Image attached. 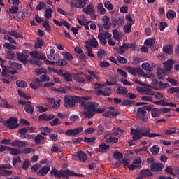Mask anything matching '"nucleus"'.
I'll use <instances>...</instances> for the list:
<instances>
[{
  "label": "nucleus",
  "mask_w": 179,
  "mask_h": 179,
  "mask_svg": "<svg viewBox=\"0 0 179 179\" xmlns=\"http://www.w3.org/2000/svg\"><path fill=\"white\" fill-rule=\"evenodd\" d=\"M156 40L153 38L146 39L145 41H144V45L152 48Z\"/></svg>",
  "instance_id": "c9c22d12"
},
{
  "label": "nucleus",
  "mask_w": 179,
  "mask_h": 179,
  "mask_svg": "<svg viewBox=\"0 0 179 179\" xmlns=\"http://www.w3.org/2000/svg\"><path fill=\"white\" fill-rule=\"evenodd\" d=\"M152 96H155L156 99L160 100L161 99L164 98V94L160 93L159 92L155 91Z\"/></svg>",
  "instance_id": "052dcab7"
},
{
  "label": "nucleus",
  "mask_w": 179,
  "mask_h": 179,
  "mask_svg": "<svg viewBox=\"0 0 179 179\" xmlns=\"http://www.w3.org/2000/svg\"><path fill=\"white\" fill-rule=\"evenodd\" d=\"M127 72L131 75H133V76L140 75L145 78L147 77V74L141 68L127 66Z\"/></svg>",
  "instance_id": "6e6552de"
},
{
  "label": "nucleus",
  "mask_w": 179,
  "mask_h": 179,
  "mask_svg": "<svg viewBox=\"0 0 179 179\" xmlns=\"http://www.w3.org/2000/svg\"><path fill=\"white\" fill-rule=\"evenodd\" d=\"M17 122V117H10L7 120H6L5 125L10 129H14L19 127Z\"/></svg>",
  "instance_id": "1a4fd4ad"
},
{
  "label": "nucleus",
  "mask_w": 179,
  "mask_h": 179,
  "mask_svg": "<svg viewBox=\"0 0 179 179\" xmlns=\"http://www.w3.org/2000/svg\"><path fill=\"white\" fill-rule=\"evenodd\" d=\"M16 85L17 87H20L24 88V87H27V83L26 81H24V80H17L16 82Z\"/></svg>",
  "instance_id": "4d7b16f0"
},
{
  "label": "nucleus",
  "mask_w": 179,
  "mask_h": 179,
  "mask_svg": "<svg viewBox=\"0 0 179 179\" xmlns=\"http://www.w3.org/2000/svg\"><path fill=\"white\" fill-rule=\"evenodd\" d=\"M160 148L157 145H153L150 149V151L151 153H152L153 155H157L159 152Z\"/></svg>",
  "instance_id": "58836bf2"
},
{
  "label": "nucleus",
  "mask_w": 179,
  "mask_h": 179,
  "mask_svg": "<svg viewBox=\"0 0 179 179\" xmlns=\"http://www.w3.org/2000/svg\"><path fill=\"white\" fill-rule=\"evenodd\" d=\"M124 19L122 17H118V18L112 20V24H113L114 27L117 26L120 27L124 24Z\"/></svg>",
  "instance_id": "412c9836"
},
{
  "label": "nucleus",
  "mask_w": 179,
  "mask_h": 179,
  "mask_svg": "<svg viewBox=\"0 0 179 179\" xmlns=\"http://www.w3.org/2000/svg\"><path fill=\"white\" fill-rule=\"evenodd\" d=\"M104 7L106 8L108 10H113V4L108 1L104 2Z\"/></svg>",
  "instance_id": "0e129e2a"
},
{
  "label": "nucleus",
  "mask_w": 179,
  "mask_h": 179,
  "mask_svg": "<svg viewBox=\"0 0 179 179\" xmlns=\"http://www.w3.org/2000/svg\"><path fill=\"white\" fill-rule=\"evenodd\" d=\"M152 106H143L137 109L136 117L141 121L146 122L148 119L146 118V111L151 112Z\"/></svg>",
  "instance_id": "7ed1b4c3"
},
{
  "label": "nucleus",
  "mask_w": 179,
  "mask_h": 179,
  "mask_svg": "<svg viewBox=\"0 0 179 179\" xmlns=\"http://www.w3.org/2000/svg\"><path fill=\"white\" fill-rule=\"evenodd\" d=\"M1 66L3 67V71H1V76L4 78H10V75H15L17 71H10L9 69L6 68V66H4L6 64V61L2 58H0Z\"/></svg>",
  "instance_id": "423d86ee"
},
{
  "label": "nucleus",
  "mask_w": 179,
  "mask_h": 179,
  "mask_svg": "<svg viewBox=\"0 0 179 179\" xmlns=\"http://www.w3.org/2000/svg\"><path fill=\"white\" fill-rule=\"evenodd\" d=\"M55 117L53 114H47L46 113L41 114L38 117L40 121H51Z\"/></svg>",
  "instance_id": "2eb2a0df"
},
{
  "label": "nucleus",
  "mask_w": 179,
  "mask_h": 179,
  "mask_svg": "<svg viewBox=\"0 0 179 179\" xmlns=\"http://www.w3.org/2000/svg\"><path fill=\"white\" fill-rule=\"evenodd\" d=\"M113 38H114V40H116L117 41H119L120 40V34L117 29H115L113 31Z\"/></svg>",
  "instance_id": "338daca9"
},
{
  "label": "nucleus",
  "mask_w": 179,
  "mask_h": 179,
  "mask_svg": "<svg viewBox=\"0 0 179 179\" xmlns=\"http://www.w3.org/2000/svg\"><path fill=\"white\" fill-rule=\"evenodd\" d=\"M132 24L127 23L126 25L124 26V32L125 34H129L131 31V27Z\"/></svg>",
  "instance_id": "a18cd8bd"
},
{
  "label": "nucleus",
  "mask_w": 179,
  "mask_h": 179,
  "mask_svg": "<svg viewBox=\"0 0 179 179\" xmlns=\"http://www.w3.org/2000/svg\"><path fill=\"white\" fill-rule=\"evenodd\" d=\"M40 131H41V134H42L43 136H47L48 134L50 133V129H48L47 127H41Z\"/></svg>",
  "instance_id": "3c124183"
},
{
  "label": "nucleus",
  "mask_w": 179,
  "mask_h": 179,
  "mask_svg": "<svg viewBox=\"0 0 179 179\" xmlns=\"http://www.w3.org/2000/svg\"><path fill=\"white\" fill-rule=\"evenodd\" d=\"M81 106L83 110L90 112H94L97 114L105 113L106 109L104 108H100L97 102L91 101H81Z\"/></svg>",
  "instance_id": "f03ea898"
},
{
  "label": "nucleus",
  "mask_w": 179,
  "mask_h": 179,
  "mask_svg": "<svg viewBox=\"0 0 179 179\" xmlns=\"http://www.w3.org/2000/svg\"><path fill=\"white\" fill-rule=\"evenodd\" d=\"M87 0H76L75 6L78 8L82 9L85 8Z\"/></svg>",
  "instance_id": "4be33fe9"
},
{
  "label": "nucleus",
  "mask_w": 179,
  "mask_h": 179,
  "mask_svg": "<svg viewBox=\"0 0 179 179\" xmlns=\"http://www.w3.org/2000/svg\"><path fill=\"white\" fill-rule=\"evenodd\" d=\"M51 176H55L56 179H61L62 177L68 179L69 176L71 177H83V175H80L72 171L66 169L64 170H58L55 168L52 169L51 171L50 172Z\"/></svg>",
  "instance_id": "f257e3e1"
},
{
  "label": "nucleus",
  "mask_w": 179,
  "mask_h": 179,
  "mask_svg": "<svg viewBox=\"0 0 179 179\" xmlns=\"http://www.w3.org/2000/svg\"><path fill=\"white\" fill-rule=\"evenodd\" d=\"M141 68L148 71H152L153 70L152 67L150 65L149 63H143L141 65Z\"/></svg>",
  "instance_id": "37998d69"
},
{
  "label": "nucleus",
  "mask_w": 179,
  "mask_h": 179,
  "mask_svg": "<svg viewBox=\"0 0 179 179\" xmlns=\"http://www.w3.org/2000/svg\"><path fill=\"white\" fill-rule=\"evenodd\" d=\"M51 151L54 153H60L62 152L61 149L56 145V144H53L51 148Z\"/></svg>",
  "instance_id": "680f3d73"
},
{
  "label": "nucleus",
  "mask_w": 179,
  "mask_h": 179,
  "mask_svg": "<svg viewBox=\"0 0 179 179\" xmlns=\"http://www.w3.org/2000/svg\"><path fill=\"white\" fill-rule=\"evenodd\" d=\"M157 85H158L161 89H166V87H170L171 86L169 83H164L161 81L157 82Z\"/></svg>",
  "instance_id": "bf43d9fd"
},
{
  "label": "nucleus",
  "mask_w": 179,
  "mask_h": 179,
  "mask_svg": "<svg viewBox=\"0 0 179 179\" xmlns=\"http://www.w3.org/2000/svg\"><path fill=\"white\" fill-rule=\"evenodd\" d=\"M76 156L80 162H83L84 163L87 162L88 157L87 155L82 151L76 152Z\"/></svg>",
  "instance_id": "6ab92c4d"
},
{
  "label": "nucleus",
  "mask_w": 179,
  "mask_h": 179,
  "mask_svg": "<svg viewBox=\"0 0 179 179\" xmlns=\"http://www.w3.org/2000/svg\"><path fill=\"white\" fill-rule=\"evenodd\" d=\"M97 10H99L101 15L105 14L106 10L105 9L104 6H103L102 3H99L97 6Z\"/></svg>",
  "instance_id": "5fc2aeb1"
},
{
  "label": "nucleus",
  "mask_w": 179,
  "mask_h": 179,
  "mask_svg": "<svg viewBox=\"0 0 179 179\" xmlns=\"http://www.w3.org/2000/svg\"><path fill=\"white\" fill-rule=\"evenodd\" d=\"M139 176L144 178H150L153 177V173L149 169H141L139 173Z\"/></svg>",
  "instance_id": "4468645a"
},
{
  "label": "nucleus",
  "mask_w": 179,
  "mask_h": 179,
  "mask_svg": "<svg viewBox=\"0 0 179 179\" xmlns=\"http://www.w3.org/2000/svg\"><path fill=\"white\" fill-rule=\"evenodd\" d=\"M64 107L66 108H73L76 106V103H79L80 105L82 103V100L80 97L78 96H66L64 100Z\"/></svg>",
  "instance_id": "20e7f679"
},
{
  "label": "nucleus",
  "mask_w": 179,
  "mask_h": 179,
  "mask_svg": "<svg viewBox=\"0 0 179 179\" xmlns=\"http://www.w3.org/2000/svg\"><path fill=\"white\" fill-rule=\"evenodd\" d=\"M73 80L78 83H85L86 82L85 78L83 77H80L78 76L73 77Z\"/></svg>",
  "instance_id": "49530a36"
},
{
  "label": "nucleus",
  "mask_w": 179,
  "mask_h": 179,
  "mask_svg": "<svg viewBox=\"0 0 179 179\" xmlns=\"http://www.w3.org/2000/svg\"><path fill=\"white\" fill-rule=\"evenodd\" d=\"M39 55H40V53H38V52L37 50L31 51L29 52V55L36 59H38Z\"/></svg>",
  "instance_id": "e2e57ef3"
},
{
  "label": "nucleus",
  "mask_w": 179,
  "mask_h": 179,
  "mask_svg": "<svg viewBox=\"0 0 179 179\" xmlns=\"http://www.w3.org/2000/svg\"><path fill=\"white\" fill-rule=\"evenodd\" d=\"M85 44L88 45V47H92L94 48H97L99 46V42L97 39L94 37L90 40V41H85Z\"/></svg>",
  "instance_id": "aec40b11"
},
{
  "label": "nucleus",
  "mask_w": 179,
  "mask_h": 179,
  "mask_svg": "<svg viewBox=\"0 0 179 179\" xmlns=\"http://www.w3.org/2000/svg\"><path fill=\"white\" fill-rule=\"evenodd\" d=\"M168 92L170 94H173L175 92L178 94L179 96V87H172L169 88Z\"/></svg>",
  "instance_id": "6e6d98bb"
},
{
  "label": "nucleus",
  "mask_w": 179,
  "mask_h": 179,
  "mask_svg": "<svg viewBox=\"0 0 179 179\" xmlns=\"http://www.w3.org/2000/svg\"><path fill=\"white\" fill-rule=\"evenodd\" d=\"M8 34L14 36L17 39L22 38V34H19L17 31H8Z\"/></svg>",
  "instance_id": "c03bdc74"
},
{
  "label": "nucleus",
  "mask_w": 179,
  "mask_h": 179,
  "mask_svg": "<svg viewBox=\"0 0 179 179\" xmlns=\"http://www.w3.org/2000/svg\"><path fill=\"white\" fill-rule=\"evenodd\" d=\"M103 28L105 29H110L111 28V25L109 23L110 18L107 15H104L103 17Z\"/></svg>",
  "instance_id": "a878e982"
},
{
  "label": "nucleus",
  "mask_w": 179,
  "mask_h": 179,
  "mask_svg": "<svg viewBox=\"0 0 179 179\" xmlns=\"http://www.w3.org/2000/svg\"><path fill=\"white\" fill-rule=\"evenodd\" d=\"M1 144L11 145L13 147L24 148L28 145L27 141L14 140L10 143V140L3 139L1 141Z\"/></svg>",
  "instance_id": "39448f33"
},
{
  "label": "nucleus",
  "mask_w": 179,
  "mask_h": 179,
  "mask_svg": "<svg viewBox=\"0 0 179 179\" xmlns=\"http://www.w3.org/2000/svg\"><path fill=\"white\" fill-rule=\"evenodd\" d=\"M151 116H152L154 118L158 117L161 115V112L159 108H152L151 107Z\"/></svg>",
  "instance_id": "c85d7f7f"
},
{
  "label": "nucleus",
  "mask_w": 179,
  "mask_h": 179,
  "mask_svg": "<svg viewBox=\"0 0 179 179\" xmlns=\"http://www.w3.org/2000/svg\"><path fill=\"white\" fill-rule=\"evenodd\" d=\"M164 164L162 163H153L150 164V169L152 172L160 173L164 168Z\"/></svg>",
  "instance_id": "9b49d317"
},
{
  "label": "nucleus",
  "mask_w": 179,
  "mask_h": 179,
  "mask_svg": "<svg viewBox=\"0 0 179 179\" xmlns=\"http://www.w3.org/2000/svg\"><path fill=\"white\" fill-rule=\"evenodd\" d=\"M50 169L49 166H46L45 167H43L41 168V169H39V171L37 173L38 176H46L49 171H50Z\"/></svg>",
  "instance_id": "5701e85b"
},
{
  "label": "nucleus",
  "mask_w": 179,
  "mask_h": 179,
  "mask_svg": "<svg viewBox=\"0 0 179 179\" xmlns=\"http://www.w3.org/2000/svg\"><path fill=\"white\" fill-rule=\"evenodd\" d=\"M137 92H142L143 94L148 96H153L155 91L150 88L148 87H137Z\"/></svg>",
  "instance_id": "f3484780"
},
{
  "label": "nucleus",
  "mask_w": 179,
  "mask_h": 179,
  "mask_svg": "<svg viewBox=\"0 0 179 179\" xmlns=\"http://www.w3.org/2000/svg\"><path fill=\"white\" fill-rule=\"evenodd\" d=\"M118 162L120 164V166L122 167H128L129 166V159L124 158L122 160H119Z\"/></svg>",
  "instance_id": "603ef678"
},
{
  "label": "nucleus",
  "mask_w": 179,
  "mask_h": 179,
  "mask_svg": "<svg viewBox=\"0 0 179 179\" xmlns=\"http://www.w3.org/2000/svg\"><path fill=\"white\" fill-rule=\"evenodd\" d=\"M43 27L44 29H45V31L49 33L51 31V28H50L48 20H45V21L43 22Z\"/></svg>",
  "instance_id": "de8ad7c7"
},
{
  "label": "nucleus",
  "mask_w": 179,
  "mask_h": 179,
  "mask_svg": "<svg viewBox=\"0 0 179 179\" xmlns=\"http://www.w3.org/2000/svg\"><path fill=\"white\" fill-rule=\"evenodd\" d=\"M43 42L41 38H38L37 42L34 45L36 49L41 48L43 46Z\"/></svg>",
  "instance_id": "8fccbe9b"
},
{
  "label": "nucleus",
  "mask_w": 179,
  "mask_h": 179,
  "mask_svg": "<svg viewBox=\"0 0 179 179\" xmlns=\"http://www.w3.org/2000/svg\"><path fill=\"white\" fill-rule=\"evenodd\" d=\"M167 81L171 84L172 86H178V82L177 80L173 78H168Z\"/></svg>",
  "instance_id": "864d4df0"
},
{
  "label": "nucleus",
  "mask_w": 179,
  "mask_h": 179,
  "mask_svg": "<svg viewBox=\"0 0 179 179\" xmlns=\"http://www.w3.org/2000/svg\"><path fill=\"white\" fill-rule=\"evenodd\" d=\"M24 110L29 114H33L34 111V108L31 105V102H27L26 106L24 107Z\"/></svg>",
  "instance_id": "bb28decb"
},
{
  "label": "nucleus",
  "mask_w": 179,
  "mask_h": 179,
  "mask_svg": "<svg viewBox=\"0 0 179 179\" xmlns=\"http://www.w3.org/2000/svg\"><path fill=\"white\" fill-rule=\"evenodd\" d=\"M8 10H10L11 14H15L17 13L18 6L17 5H13V6L10 8Z\"/></svg>",
  "instance_id": "774afa93"
},
{
  "label": "nucleus",
  "mask_w": 179,
  "mask_h": 179,
  "mask_svg": "<svg viewBox=\"0 0 179 179\" xmlns=\"http://www.w3.org/2000/svg\"><path fill=\"white\" fill-rule=\"evenodd\" d=\"M8 149L10 150V155L14 156H17L18 155H21L22 153V152L19 150L17 148H8Z\"/></svg>",
  "instance_id": "e433bc0d"
},
{
  "label": "nucleus",
  "mask_w": 179,
  "mask_h": 179,
  "mask_svg": "<svg viewBox=\"0 0 179 179\" xmlns=\"http://www.w3.org/2000/svg\"><path fill=\"white\" fill-rule=\"evenodd\" d=\"M29 55L27 53L17 52V58L21 64H27Z\"/></svg>",
  "instance_id": "ddd939ff"
},
{
  "label": "nucleus",
  "mask_w": 179,
  "mask_h": 179,
  "mask_svg": "<svg viewBox=\"0 0 179 179\" xmlns=\"http://www.w3.org/2000/svg\"><path fill=\"white\" fill-rule=\"evenodd\" d=\"M116 92L117 94H127L128 92V90L127 88L122 87H119L118 88H117L116 90Z\"/></svg>",
  "instance_id": "4c0bfd02"
},
{
  "label": "nucleus",
  "mask_w": 179,
  "mask_h": 179,
  "mask_svg": "<svg viewBox=\"0 0 179 179\" xmlns=\"http://www.w3.org/2000/svg\"><path fill=\"white\" fill-rule=\"evenodd\" d=\"M15 57H16L15 53L13 51H12V50H8V51L6 52V59H8V60H13Z\"/></svg>",
  "instance_id": "72a5a7b5"
},
{
  "label": "nucleus",
  "mask_w": 179,
  "mask_h": 179,
  "mask_svg": "<svg viewBox=\"0 0 179 179\" xmlns=\"http://www.w3.org/2000/svg\"><path fill=\"white\" fill-rule=\"evenodd\" d=\"M98 39L99 40V43H101L103 45H107V39L103 36V33H99L98 34Z\"/></svg>",
  "instance_id": "7c9ffc66"
},
{
  "label": "nucleus",
  "mask_w": 179,
  "mask_h": 179,
  "mask_svg": "<svg viewBox=\"0 0 179 179\" xmlns=\"http://www.w3.org/2000/svg\"><path fill=\"white\" fill-rule=\"evenodd\" d=\"M83 11L87 15H94L95 13V10H94V6L92 5H88L83 9Z\"/></svg>",
  "instance_id": "b1692460"
},
{
  "label": "nucleus",
  "mask_w": 179,
  "mask_h": 179,
  "mask_svg": "<svg viewBox=\"0 0 179 179\" xmlns=\"http://www.w3.org/2000/svg\"><path fill=\"white\" fill-rule=\"evenodd\" d=\"M62 78H64V80L66 82L73 81L72 74L69 72L65 71L64 73V76H62Z\"/></svg>",
  "instance_id": "c756f323"
},
{
  "label": "nucleus",
  "mask_w": 179,
  "mask_h": 179,
  "mask_svg": "<svg viewBox=\"0 0 179 179\" xmlns=\"http://www.w3.org/2000/svg\"><path fill=\"white\" fill-rule=\"evenodd\" d=\"M83 128L82 127L73 129H67L65 132V135L68 136H77L81 132H83Z\"/></svg>",
  "instance_id": "f8f14e48"
},
{
  "label": "nucleus",
  "mask_w": 179,
  "mask_h": 179,
  "mask_svg": "<svg viewBox=\"0 0 179 179\" xmlns=\"http://www.w3.org/2000/svg\"><path fill=\"white\" fill-rule=\"evenodd\" d=\"M174 61L173 59H168L165 62H164V68L166 71H170L173 67Z\"/></svg>",
  "instance_id": "a211bd4d"
},
{
  "label": "nucleus",
  "mask_w": 179,
  "mask_h": 179,
  "mask_svg": "<svg viewBox=\"0 0 179 179\" xmlns=\"http://www.w3.org/2000/svg\"><path fill=\"white\" fill-rule=\"evenodd\" d=\"M106 132H107V130L104 128L103 126L101 124L98 126V129L96 131V134L98 136H104Z\"/></svg>",
  "instance_id": "cd10ccee"
},
{
  "label": "nucleus",
  "mask_w": 179,
  "mask_h": 179,
  "mask_svg": "<svg viewBox=\"0 0 179 179\" xmlns=\"http://www.w3.org/2000/svg\"><path fill=\"white\" fill-rule=\"evenodd\" d=\"M28 132V129L26 127L21 128L18 130V133L20 135V138H23V136H25V134Z\"/></svg>",
  "instance_id": "13d9d810"
},
{
  "label": "nucleus",
  "mask_w": 179,
  "mask_h": 179,
  "mask_svg": "<svg viewBox=\"0 0 179 179\" xmlns=\"http://www.w3.org/2000/svg\"><path fill=\"white\" fill-rule=\"evenodd\" d=\"M108 142L110 143H118V138L114 137L113 135H109V137L107 138Z\"/></svg>",
  "instance_id": "79ce46f5"
},
{
  "label": "nucleus",
  "mask_w": 179,
  "mask_h": 179,
  "mask_svg": "<svg viewBox=\"0 0 179 179\" xmlns=\"http://www.w3.org/2000/svg\"><path fill=\"white\" fill-rule=\"evenodd\" d=\"M130 133L131 135H134L133 141H138L141 138V133L138 129H131Z\"/></svg>",
  "instance_id": "393cba45"
},
{
  "label": "nucleus",
  "mask_w": 179,
  "mask_h": 179,
  "mask_svg": "<svg viewBox=\"0 0 179 179\" xmlns=\"http://www.w3.org/2000/svg\"><path fill=\"white\" fill-rule=\"evenodd\" d=\"M109 109L110 110L103 113V117L108 118H113L117 117V115H120V112L117 110L115 109L114 107H109Z\"/></svg>",
  "instance_id": "9d476101"
},
{
  "label": "nucleus",
  "mask_w": 179,
  "mask_h": 179,
  "mask_svg": "<svg viewBox=\"0 0 179 179\" xmlns=\"http://www.w3.org/2000/svg\"><path fill=\"white\" fill-rule=\"evenodd\" d=\"M34 140H35L36 145H38L44 140V136L41 134H37L34 138Z\"/></svg>",
  "instance_id": "2f4dec72"
},
{
  "label": "nucleus",
  "mask_w": 179,
  "mask_h": 179,
  "mask_svg": "<svg viewBox=\"0 0 179 179\" xmlns=\"http://www.w3.org/2000/svg\"><path fill=\"white\" fill-rule=\"evenodd\" d=\"M8 65V66H6ZM16 66V64L13 61H6V63H5L4 66H6V69H14Z\"/></svg>",
  "instance_id": "a19ab883"
},
{
  "label": "nucleus",
  "mask_w": 179,
  "mask_h": 179,
  "mask_svg": "<svg viewBox=\"0 0 179 179\" xmlns=\"http://www.w3.org/2000/svg\"><path fill=\"white\" fill-rule=\"evenodd\" d=\"M63 57L67 61V62H71L73 61V56L72 54L68 52H63Z\"/></svg>",
  "instance_id": "473e14b6"
},
{
  "label": "nucleus",
  "mask_w": 179,
  "mask_h": 179,
  "mask_svg": "<svg viewBox=\"0 0 179 179\" xmlns=\"http://www.w3.org/2000/svg\"><path fill=\"white\" fill-rule=\"evenodd\" d=\"M56 64L57 66H65L68 64V62L66 59H59V61H57L56 62Z\"/></svg>",
  "instance_id": "09e8293b"
},
{
  "label": "nucleus",
  "mask_w": 179,
  "mask_h": 179,
  "mask_svg": "<svg viewBox=\"0 0 179 179\" xmlns=\"http://www.w3.org/2000/svg\"><path fill=\"white\" fill-rule=\"evenodd\" d=\"M43 80L40 78H35L33 79L32 83L30 84V87L33 90H37L38 87L42 86Z\"/></svg>",
  "instance_id": "dca6fc26"
},
{
  "label": "nucleus",
  "mask_w": 179,
  "mask_h": 179,
  "mask_svg": "<svg viewBox=\"0 0 179 179\" xmlns=\"http://www.w3.org/2000/svg\"><path fill=\"white\" fill-rule=\"evenodd\" d=\"M166 17L169 20H173L176 17V13L172 10H169L166 13Z\"/></svg>",
  "instance_id": "ea45409f"
},
{
  "label": "nucleus",
  "mask_w": 179,
  "mask_h": 179,
  "mask_svg": "<svg viewBox=\"0 0 179 179\" xmlns=\"http://www.w3.org/2000/svg\"><path fill=\"white\" fill-rule=\"evenodd\" d=\"M140 132L141 137H148V138H155V137H162L161 134H151V129L150 127H144L137 129Z\"/></svg>",
  "instance_id": "0eeeda50"
},
{
  "label": "nucleus",
  "mask_w": 179,
  "mask_h": 179,
  "mask_svg": "<svg viewBox=\"0 0 179 179\" xmlns=\"http://www.w3.org/2000/svg\"><path fill=\"white\" fill-rule=\"evenodd\" d=\"M163 52L171 55L173 52V49L170 45H169L163 48Z\"/></svg>",
  "instance_id": "f704fd0d"
},
{
  "label": "nucleus",
  "mask_w": 179,
  "mask_h": 179,
  "mask_svg": "<svg viewBox=\"0 0 179 179\" xmlns=\"http://www.w3.org/2000/svg\"><path fill=\"white\" fill-rule=\"evenodd\" d=\"M124 157V155H122V153L120 152H116L113 154V158L114 159H121Z\"/></svg>",
  "instance_id": "69168bd1"
}]
</instances>
